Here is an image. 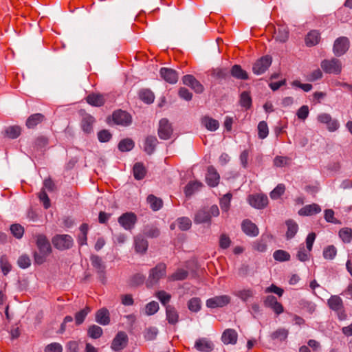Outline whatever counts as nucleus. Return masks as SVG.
I'll return each mask as SVG.
<instances>
[{"label":"nucleus","mask_w":352,"mask_h":352,"mask_svg":"<svg viewBox=\"0 0 352 352\" xmlns=\"http://www.w3.org/2000/svg\"><path fill=\"white\" fill-rule=\"evenodd\" d=\"M0 267L5 276L11 271L12 265L10 263L6 255H2L0 257Z\"/></svg>","instance_id":"45"},{"label":"nucleus","mask_w":352,"mask_h":352,"mask_svg":"<svg viewBox=\"0 0 352 352\" xmlns=\"http://www.w3.org/2000/svg\"><path fill=\"white\" fill-rule=\"evenodd\" d=\"M36 245L38 252L34 253V262L36 264L41 265L51 254L52 247L46 236L42 234L36 236Z\"/></svg>","instance_id":"1"},{"label":"nucleus","mask_w":352,"mask_h":352,"mask_svg":"<svg viewBox=\"0 0 352 352\" xmlns=\"http://www.w3.org/2000/svg\"><path fill=\"white\" fill-rule=\"evenodd\" d=\"M128 341V337L125 332L120 331L116 336L111 343V349L115 351L123 349Z\"/></svg>","instance_id":"16"},{"label":"nucleus","mask_w":352,"mask_h":352,"mask_svg":"<svg viewBox=\"0 0 352 352\" xmlns=\"http://www.w3.org/2000/svg\"><path fill=\"white\" fill-rule=\"evenodd\" d=\"M195 348L201 352H210L214 349L213 343L206 338L197 339L195 342Z\"/></svg>","instance_id":"19"},{"label":"nucleus","mask_w":352,"mask_h":352,"mask_svg":"<svg viewBox=\"0 0 352 352\" xmlns=\"http://www.w3.org/2000/svg\"><path fill=\"white\" fill-rule=\"evenodd\" d=\"M194 221L195 223H203L210 222V212H208V209L206 208H202L199 210L195 215Z\"/></svg>","instance_id":"27"},{"label":"nucleus","mask_w":352,"mask_h":352,"mask_svg":"<svg viewBox=\"0 0 352 352\" xmlns=\"http://www.w3.org/2000/svg\"><path fill=\"white\" fill-rule=\"evenodd\" d=\"M317 120L320 123L325 124L329 131H335L340 126L338 121L336 119L332 118L329 113H322L319 114Z\"/></svg>","instance_id":"11"},{"label":"nucleus","mask_w":352,"mask_h":352,"mask_svg":"<svg viewBox=\"0 0 352 352\" xmlns=\"http://www.w3.org/2000/svg\"><path fill=\"white\" fill-rule=\"evenodd\" d=\"M173 132L171 124L168 119L162 118L160 120L158 127V135L160 139L168 140L170 138Z\"/></svg>","instance_id":"10"},{"label":"nucleus","mask_w":352,"mask_h":352,"mask_svg":"<svg viewBox=\"0 0 352 352\" xmlns=\"http://www.w3.org/2000/svg\"><path fill=\"white\" fill-rule=\"evenodd\" d=\"M135 248L137 252L144 253L148 248V242L146 239L140 236L135 238Z\"/></svg>","instance_id":"36"},{"label":"nucleus","mask_w":352,"mask_h":352,"mask_svg":"<svg viewBox=\"0 0 352 352\" xmlns=\"http://www.w3.org/2000/svg\"><path fill=\"white\" fill-rule=\"evenodd\" d=\"M95 122V118L87 113L82 116L81 120V128L85 133H90L93 131V124Z\"/></svg>","instance_id":"25"},{"label":"nucleus","mask_w":352,"mask_h":352,"mask_svg":"<svg viewBox=\"0 0 352 352\" xmlns=\"http://www.w3.org/2000/svg\"><path fill=\"white\" fill-rule=\"evenodd\" d=\"M337 254V250L333 245H329L323 251V256L326 259H333Z\"/></svg>","instance_id":"57"},{"label":"nucleus","mask_w":352,"mask_h":352,"mask_svg":"<svg viewBox=\"0 0 352 352\" xmlns=\"http://www.w3.org/2000/svg\"><path fill=\"white\" fill-rule=\"evenodd\" d=\"M160 76L165 81L170 84H175L178 80L177 72L170 68H161Z\"/></svg>","instance_id":"17"},{"label":"nucleus","mask_w":352,"mask_h":352,"mask_svg":"<svg viewBox=\"0 0 352 352\" xmlns=\"http://www.w3.org/2000/svg\"><path fill=\"white\" fill-rule=\"evenodd\" d=\"M90 259L91 265L96 269V272L100 275H103L104 274L105 265L102 258L98 255H92Z\"/></svg>","instance_id":"29"},{"label":"nucleus","mask_w":352,"mask_h":352,"mask_svg":"<svg viewBox=\"0 0 352 352\" xmlns=\"http://www.w3.org/2000/svg\"><path fill=\"white\" fill-rule=\"evenodd\" d=\"M288 335V331L285 329H278L274 331L272 337L274 339H279L280 340H285Z\"/></svg>","instance_id":"64"},{"label":"nucleus","mask_w":352,"mask_h":352,"mask_svg":"<svg viewBox=\"0 0 352 352\" xmlns=\"http://www.w3.org/2000/svg\"><path fill=\"white\" fill-rule=\"evenodd\" d=\"M238 335L232 329H226L221 336V340L225 344H234L236 343Z\"/></svg>","instance_id":"23"},{"label":"nucleus","mask_w":352,"mask_h":352,"mask_svg":"<svg viewBox=\"0 0 352 352\" xmlns=\"http://www.w3.org/2000/svg\"><path fill=\"white\" fill-rule=\"evenodd\" d=\"M339 236L345 243H349L352 240V229L350 228H343L339 231Z\"/></svg>","instance_id":"39"},{"label":"nucleus","mask_w":352,"mask_h":352,"mask_svg":"<svg viewBox=\"0 0 352 352\" xmlns=\"http://www.w3.org/2000/svg\"><path fill=\"white\" fill-rule=\"evenodd\" d=\"M263 305L265 307L272 309L277 315H279L284 311L283 305L278 302L276 298L273 295L267 296L263 300Z\"/></svg>","instance_id":"14"},{"label":"nucleus","mask_w":352,"mask_h":352,"mask_svg":"<svg viewBox=\"0 0 352 352\" xmlns=\"http://www.w3.org/2000/svg\"><path fill=\"white\" fill-rule=\"evenodd\" d=\"M138 220L137 216L134 212H127L122 214L118 218V223L125 230H131L133 228Z\"/></svg>","instance_id":"9"},{"label":"nucleus","mask_w":352,"mask_h":352,"mask_svg":"<svg viewBox=\"0 0 352 352\" xmlns=\"http://www.w3.org/2000/svg\"><path fill=\"white\" fill-rule=\"evenodd\" d=\"M91 311V309L89 307L86 306L84 309H81L80 311H78L75 314V322L76 325L81 324L87 314Z\"/></svg>","instance_id":"38"},{"label":"nucleus","mask_w":352,"mask_h":352,"mask_svg":"<svg viewBox=\"0 0 352 352\" xmlns=\"http://www.w3.org/2000/svg\"><path fill=\"white\" fill-rule=\"evenodd\" d=\"M10 231L14 236L21 239L24 233V228L20 224H13L10 226Z\"/></svg>","instance_id":"59"},{"label":"nucleus","mask_w":352,"mask_h":352,"mask_svg":"<svg viewBox=\"0 0 352 352\" xmlns=\"http://www.w3.org/2000/svg\"><path fill=\"white\" fill-rule=\"evenodd\" d=\"M45 120V117L42 113H34L30 115L25 122V126L28 129H34L38 124L42 123Z\"/></svg>","instance_id":"21"},{"label":"nucleus","mask_w":352,"mask_h":352,"mask_svg":"<svg viewBox=\"0 0 352 352\" xmlns=\"http://www.w3.org/2000/svg\"><path fill=\"white\" fill-rule=\"evenodd\" d=\"M329 308L336 312L340 320L346 319L347 315L345 312L342 298L338 296H332L328 300Z\"/></svg>","instance_id":"4"},{"label":"nucleus","mask_w":352,"mask_h":352,"mask_svg":"<svg viewBox=\"0 0 352 352\" xmlns=\"http://www.w3.org/2000/svg\"><path fill=\"white\" fill-rule=\"evenodd\" d=\"M87 334L91 338H99L102 335V329L96 324L91 325L87 330Z\"/></svg>","instance_id":"46"},{"label":"nucleus","mask_w":352,"mask_h":352,"mask_svg":"<svg viewBox=\"0 0 352 352\" xmlns=\"http://www.w3.org/2000/svg\"><path fill=\"white\" fill-rule=\"evenodd\" d=\"M88 104L94 107H101L105 102L104 96L100 94L92 93L86 97Z\"/></svg>","instance_id":"24"},{"label":"nucleus","mask_w":352,"mask_h":352,"mask_svg":"<svg viewBox=\"0 0 352 352\" xmlns=\"http://www.w3.org/2000/svg\"><path fill=\"white\" fill-rule=\"evenodd\" d=\"M21 132V127L19 126H11L6 129L5 134L6 135L11 139H14L18 138Z\"/></svg>","instance_id":"43"},{"label":"nucleus","mask_w":352,"mask_h":352,"mask_svg":"<svg viewBox=\"0 0 352 352\" xmlns=\"http://www.w3.org/2000/svg\"><path fill=\"white\" fill-rule=\"evenodd\" d=\"M234 294L243 301H247L249 298L253 297L254 292L251 289H243L236 291Z\"/></svg>","instance_id":"42"},{"label":"nucleus","mask_w":352,"mask_h":352,"mask_svg":"<svg viewBox=\"0 0 352 352\" xmlns=\"http://www.w3.org/2000/svg\"><path fill=\"white\" fill-rule=\"evenodd\" d=\"M112 120L116 124L124 126H129L132 122L131 116L126 111L120 109L113 113Z\"/></svg>","instance_id":"7"},{"label":"nucleus","mask_w":352,"mask_h":352,"mask_svg":"<svg viewBox=\"0 0 352 352\" xmlns=\"http://www.w3.org/2000/svg\"><path fill=\"white\" fill-rule=\"evenodd\" d=\"M201 307V300L199 298L194 297L188 302V308L190 311L198 312Z\"/></svg>","instance_id":"44"},{"label":"nucleus","mask_w":352,"mask_h":352,"mask_svg":"<svg viewBox=\"0 0 352 352\" xmlns=\"http://www.w3.org/2000/svg\"><path fill=\"white\" fill-rule=\"evenodd\" d=\"M166 317L168 322L170 324H175L179 321L178 312L172 305L166 307Z\"/></svg>","instance_id":"26"},{"label":"nucleus","mask_w":352,"mask_h":352,"mask_svg":"<svg viewBox=\"0 0 352 352\" xmlns=\"http://www.w3.org/2000/svg\"><path fill=\"white\" fill-rule=\"evenodd\" d=\"M320 33L317 30L309 32V46H314L320 41Z\"/></svg>","instance_id":"60"},{"label":"nucleus","mask_w":352,"mask_h":352,"mask_svg":"<svg viewBox=\"0 0 352 352\" xmlns=\"http://www.w3.org/2000/svg\"><path fill=\"white\" fill-rule=\"evenodd\" d=\"M349 41L346 37L342 36L337 38L333 45V52L336 56H342L348 50Z\"/></svg>","instance_id":"15"},{"label":"nucleus","mask_w":352,"mask_h":352,"mask_svg":"<svg viewBox=\"0 0 352 352\" xmlns=\"http://www.w3.org/2000/svg\"><path fill=\"white\" fill-rule=\"evenodd\" d=\"M203 186L202 183L195 181L189 182L185 187L184 192L186 197L191 196L195 192L199 190Z\"/></svg>","instance_id":"33"},{"label":"nucleus","mask_w":352,"mask_h":352,"mask_svg":"<svg viewBox=\"0 0 352 352\" xmlns=\"http://www.w3.org/2000/svg\"><path fill=\"white\" fill-rule=\"evenodd\" d=\"M38 198L40 201L43 203V206L45 209H47L50 207V200L44 189H42L38 193Z\"/></svg>","instance_id":"62"},{"label":"nucleus","mask_w":352,"mask_h":352,"mask_svg":"<svg viewBox=\"0 0 352 352\" xmlns=\"http://www.w3.org/2000/svg\"><path fill=\"white\" fill-rule=\"evenodd\" d=\"M269 134V129L266 122L261 121L258 124V135L261 139L265 138Z\"/></svg>","instance_id":"52"},{"label":"nucleus","mask_w":352,"mask_h":352,"mask_svg":"<svg viewBox=\"0 0 352 352\" xmlns=\"http://www.w3.org/2000/svg\"><path fill=\"white\" fill-rule=\"evenodd\" d=\"M292 160L288 157L276 156L274 160V165L276 167H284L291 164Z\"/></svg>","instance_id":"51"},{"label":"nucleus","mask_w":352,"mask_h":352,"mask_svg":"<svg viewBox=\"0 0 352 352\" xmlns=\"http://www.w3.org/2000/svg\"><path fill=\"white\" fill-rule=\"evenodd\" d=\"M231 298L228 295L217 296L206 300V306L211 309L223 307L230 302Z\"/></svg>","instance_id":"13"},{"label":"nucleus","mask_w":352,"mask_h":352,"mask_svg":"<svg viewBox=\"0 0 352 352\" xmlns=\"http://www.w3.org/2000/svg\"><path fill=\"white\" fill-rule=\"evenodd\" d=\"M241 229L244 233L251 236H256L258 234V228L249 219H245L242 222Z\"/></svg>","instance_id":"20"},{"label":"nucleus","mask_w":352,"mask_h":352,"mask_svg":"<svg viewBox=\"0 0 352 352\" xmlns=\"http://www.w3.org/2000/svg\"><path fill=\"white\" fill-rule=\"evenodd\" d=\"M273 257L276 261L283 262L289 261L290 254L285 250H278L274 252Z\"/></svg>","instance_id":"50"},{"label":"nucleus","mask_w":352,"mask_h":352,"mask_svg":"<svg viewBox=\"0 0 352 352\" xmlns=\"http://www.w3.org/2000/svg\"><path fill=\"white\" fill-rule=\"evenodd\" d=\"M155 296L165 307L168 305V303L171 299V295L164 290L156 292Z\"/></svg>","instance_id":"49"},{"label":"nucleus","mask_w":352,"mask_h":352,"mask_svg":"<svg viewBox=\"0 0 352 352\" xmlns=\"http://www.w3.org/2000/svg\"><path fill=\"white\" fill-rule=\"evenodd\" d=\"M220 176L217 170L212 166H209L206 175V183L210 187H215L219 183Z\"/></svg>","instance_id":"18"},{"label":"nucleus","mask_w":352,"mask_h":352,"mask_svg":"<svg viewBox=\"0 0 352 352\" xmlns=\"http://www.w3.org/2000/svg\"><path fill=\"white\" fill-rule=\"evenodd\" d=\"M166 275V265L164 263H158L149 271L148 277L146 281L147 287H151L158 283L159 280Z\"/></svg>","instance_id":"2"},{"label":"nucleus","mask_w":352,"mask_h":352,"mask_svg":"<svg viewBox=\"0 0 352 352\" xmlns=\"http://www.w3.org/2000/svg\"><path fill=\"white\" fill-rule=\"evenodd\" d=\"M286 225L287 226L286 236L287 239H292L298 230V225L293 220L287 221Z\"/></svg>","instance_id":"48"},{"label":"nucleus","mask_w":352,"mask_h":352,"mask_svg":"<svg viewBox=\"0 0 352 352\" xmlns=\"http://www.w3.org/2000/svg\"><path fill=\"white\" fill-rule=\"evenodd\" d=\"M271 64L272 58L270 56H263L254 63L252 71L256 75L262 74L268 69Z\"/></svg>","instance_id":"12"},{"label":"nucleus","mask_w":352,"mask_h":352,"mask_svg":"<svg viewBox=\"0 0 352 352\" xmlns=\"http://www.w3.org/2000/svg\"><path fill=\"white\" fill-rule=\"evenodd\" d=\"M134 142L129 138L122 140L118 144V148L122 152L129 151L134 147Z\"/></svg>","instance_id":"40"},{"label":"nucleus","mask_w":352,"mask_h":352,"mask_svg":"<svg viewBox=\"0 0 352 352\" xmlns=\"http://www.w3.org/2000/svg\"><path fill=\"white\" fill-rule=\"evenodd\" d=\"M146 200L153 211L159 210L163 206L162 200L153 195H148Z\"/></svg>","instance_id":"32"},{"label":"nucleus","mask_w":352,"mask_h":352,"mask_svg":"<svg viewBox=\"0 0 352 352\" xmlns=\"http://www.w3.org/2000/svg\"><path fill=\"white\" fill-rule=\"evenodd\" d=\"M96 321L101 325H107L110 323V314L107 308L98 309L96 313Z\"/></svg>","instance_id":"22"},{"label":"nucleus","mask_w":352,"mask_h":352,"mask_svg":"<svg viewBox=\"0 0 352 352\" xmlns=\"http://www.w3.org/2000/svg\"><path fill=\"white\" fill-rule=\"evenodd\" d=\"M232 194L227 193L220 200V206L223 211L228 212L230 208Z\"/></svg>","instance_id":"56"},{"label":"nucleus","mask_w":352,"mask_h":352,"mask_svg":"<svg viewBox=\"0 0 352 352\" xmlns=\"http://www.w3.org/2000/svg\"><path fill=\"white\" fill-rule=\"evenodd\" d=\"M133 170V176L138 180L142 179L146 173L144 166L140 162H138L134 164Z\"/></svg>","instance_id":"34"},{"label":"nucleus","mask_w":352,"mask_h":352,"mask_svg":"<svg viewBox=\"0 0 352 352\" xmlns=\"http://www.w3.org/2000/svg\"><path fill=\"white\" fill-rule=\"evenodd\" d=\"M188 272L184 269H178L175 273L168 277L170 281L183 280L188 276Z\"/></svg>","instance_id":"41"},{"label":"nucleus","mask_w":352,"mask_h":352,"mask_svg":"<svg viewBox=\"0 0 352 352\" xmlns=\"http://www.w3.org/2000/svg\"><path fill=\"white\" fill-rule=\"evenodd\" d=\"M267 30L273 33V38L276 41L285 43L289 38V32L285 25L277 24L276 26L268 25Z\"/></svg>","instance_id":"3"},{"label":"nucleus","mask_w":352,"mask_h":352,"mask_svg":"<svg viewBox=\"0 0 352 352\" xmlns=\"http://www.w3.org/2000/svg\"><path fill=\"white\" fill-rule=\"evenodd\" d=\"M17 263L20 267L25 269L30 266L31 260L28 256L21 255L19 258V259L17 261Z\"/></svg>","instance_id":"63"},{"label":"nucleus","mask_w":352,"mask_h":352,"mask_svg":"<svg viewBox=\"0 0 352 352\" xmlns=\"http://www.w3.org/2000/svg\"><path fill=\"white\" fill-rule=\"evenodd\" d=\"M160 309L159 304L156 301L148 302L145 307V314L147 316H151L158 311Z\"/></svg>","instance_id":"53"},{"label":"nucleus","mask_w":352,"mask_h":352,"mask_svg":"<svg viewBox=\"0 0 352 352\" xmlns=\"http://www.w3.org/2000/svg\"><path fill=\"white\" fill-rule=\"evenodd\" d=\"M230 72L231 75L237 79L247 80L248 78V73L239 65H234L232 67Z\"/></svg>","instance_id":"31"},{"label":"nucleus","mask_w":352,"mask_h":352,"mask_svg":"<svg viewBox=\"0 0 352 352\" xmlns=\"http://www.w3.org/2000/svg\"><path fill=\"white\" fill-rule=\"evenodd\" d=\"M157 139L155 136H148L146 138L144 142V151L151 155L155 151V146L157 144Z\"/></svg>","instance_id":"30"},{"label":"nucleus","mask_w":352,"mask_h":352,"mask_svg":"<svg viewBox=\"0 0 352 352\" xmlns=\"http://www.w3.org/2000/svg\"><path fill=\"white\" fill-rule=\"evenodd\" d=\"M321 67L327 74H340L342 72V63L337 58L324 60L321 62Z\"/></svg>","instance_id":"6"},{"label":"nucleus","mask_w":352,"mask_h":352,"mask_svg":"<svg viewBox=\"0 0 352 352\" xmlns=\"http://www.w3.org/2000/svg\"><path fill=\"white\" fill-rule=\"evenodd\" d=\"M158 333V330L155 327H149L144 330V337L146 340H153L155 339Z\"/></svg>","instance_id":"55"},{"label":"nucleus","mask_w":352,"mask_h":352,"mask_svg":"<svg viewBox=\"0 0 352 352\" xmlns=\"http://www.w3.org/2000/svg\"><path fill=\"white\" fill-rule=\"evenodd\" d=\"M52 242L59 250L70 249L74 244V240L69 234H56L52 238Z\"/></svg>","instance_id":"5"},{"label":"nucleus","mask_w":352,"mask_h":352,"mask_svg":"<svg viewBox=\"0 0 352 352\" xmlns=\"http://www.w3.org/2000/svg\"><path fill=\"white\" fill-rule=\"evenodd\" d=\"M45 352H63V346L58 342L47 344L44 349Z\"/></svg>","instance_id":"61"},{"label":"nucleus","mask_w":352,"mask_h":352,"mask_svg":"<svg viewBox=\"0 0 352 352\" xmlns=\"http://www.w3.org/2000/svg\"><path fill=\"white\" fill-rule=\"evenodd\" d=\"M285 191V186L283 184H278L271 192L270 197L272 199H278Z\"/></svg>","instance_id":"58"},{"label":"nucleus","mask_w":352,"mask_h":352,"mask_svg":"<svg viewBox=\"0 0 352 352\" xmlns=\"http://www.w3.org/2000/svg\"><path fill=\"white\" fill-rule=\"evenodd\" d=\"M248 200L252 207L257 209H263L268 204V198L263 193L250 195L248 196Z\"/></svg>","instance_id":"8"},{"label":"nucleus","mask_w":352,"mask_h":352,"mask_svg":"<svg viewBox=\"0 0 352 352\" xmlns=\"http://www.w3.org/2000/svg\"><path fill=\"white\" fill-rule=\"evenodd\" d=\"M240 104L245 109H250L252 106V98L248 91H243L240 96Z\"/></svg>","instance_id":"47"},{"label":"nucleus","mask_w":352,"mask_h":352,"mask_svg":"<svg viewBox=\"0 0 352 352\" xmlns=\"http://www.w3.org/2000/svg\"><path fill=\"white\" fill-rule=\"evenodd\" d=\"M201 124L204 126L208 130L210 131H215L219 127V123L218 120L209 117L204 116L201 120Z\"/></svg>","instance_id":"28"},{"label":"nucleus","mask_w":352,"mask_h":352,"mask_svg":"<svg viewBox=\"0 0 352 352\" xmlns=\"http://www.w3.org/2000/svg\"><path fill=\"white\" fill-rule=\"evenodd\" d=\"M139 97L143 102L147 104L152 103L155 98L153 93L151 90L146 89L140 91Z\"/></svg>","instance_id":"37"},{"label":"nucleus","mask_w":352,"mask_h":352,"mask_svg":"<svg viewBox=\"0 0 352 352\" xmlns=\"http://www.w3.org/2000/svg\"><path fill=\"white\" fill-rule=\"evenodd\" d=\"M178 227L182 230H188L192 226L191 220L188 217H180L177 220Z\"/></svg>","instance_id":"54"},{"label":"nucleus","mask_w":352,"mask_h":352,"mask_svg":"<svg viewBox=\"0 0 352 352\" xmlns=\"http://www.w3.org/2000/svg\"><path fill=\"white\" fill-rule=\"evenodd\" d=\"M308 236L305 239V243L300 245L299 246L298 252H297V258L300 261H306L308 258Z\"/></svg>","instance_id":"35"}]
</instances>
